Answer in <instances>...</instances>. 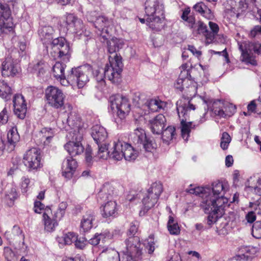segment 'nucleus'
Masks as SVG:
<instances>
[{
	"label": "nucleus",
	"mask_w": 261,
	"mask_h": 261,
	"mask_svg": "<svg viewBox=\"0 0 261 261\" xmlns=\"http://www.w3.org/2000/svg\"><path fill=\"white\" fill-rule=\"evenodd\" d=\"M228 190L227 184L215 181L212 184V188L197 187H190L186 192L195 194L201 198L200 207L204 213L208 214L207 224L211 225L215 223L223 215V205L228 202L227 198L224 197L225 192Z\"/></svg>",
	"instance_id": "nucleus-1"
},
{
	"label": "nucleus",
	"mask_w": 261,
	"mask_h": 261,
	"mask_svg": "<svg viewBox=\"0 0 261 261\" xmlns=\"http://www.w3.org/2000/svg\"><path fill=\"white\" fill-rule=\"evenodd\" d=\"M146 24L156 31H160L164 26L165 8L162 0H146L145 3Z\"/></svg>",
	"instance_id": "nucleus-2"
},
{
	"label": "nucleus",
	"mask_w": 261,
	"mask_h": 261,
	"mask_svg": "<svg viewBox=\"0 0 261 261\" xmlns=\"http://www.w3.org/2000/svg\"><path fill=\"white\" fill-rule=\"evenodd\" d=\"M109 64H107L105 68H99L93 71L94 77L98 82L108 79L112 83L117 84L120 81L121 73L123 64L122 58L117 55L114 57L109 56Z\"/></svg>",
	"instance_id": "nucleus-3"
},
{
	"label": "nucleus",
	"mask_w": 261,
	"mask_h": 261,
	"mask_svg": "<svg viewBox=\"0 0 261 261\" xmlns=\"http://www.w3.org/2000/svg\"><path fill=\"white\" fill-rule=\"evenodd\" d=\"M163 192V186L160 182L153 183L146 193L139 192L133 198H128L133 201L137 198L142 199V207L140 211V215H144L149 209L156 203L158 199Z\"/></svg>",
	"instance_id": "nucleus-4"
},
{
	"label": "nucleus",
	"mask_w": 261,
	"mask_h": 261,
	"mask_svg": "<svg viewBox=\"0 0 261 261\" xmlns=\"http://www.w3.org/2000/svg\"><path fill=\"white\" fill-rule=\"evenodd\" d=\"M176 110L179 118L180 119L181 134L182 138L188 141L190 133L192 129L196 127V125L192 122H187V116L188 111L194 110L195 106L191 103L186 98H181L176 102Z\"/></svg>",
	"instance_id": "nucleus-5"
},
{
	"label": "nucleus",
	"mask_w": 261,
	"mask_h": 261,
	"mask_svg": "<svg viewBox=\"0 0 261 261\" xmlns=\"http://www.w3.org/2000/svg\"><path fill=\"white\" fill-rule=\"evenodd\" d=\"M67 137L69 141L64 145V148L71 156L83 153L84 147L81 142L83 138V129L77 127L76 129L71 131Z\"/></svg>",
	"instance_id": "nucleus-6"
},
{
	"label": "nucleus",
	"mask_w": 261,
	"mask_h": 261,
	"mask_svg": "<svg viewBox=\"0 0 261 261\" xmlns=\"http://www.w3.org/2000/svg\"><path fill=\"white\" fill-rule=\"evenodd\" d=\"M91 136L98 145L97 158L107 159L110 152L108 151V145L105 142L108 137L106 129L99 125H94L91 129Z\"/></svg>",
	"instance_id": "nucleus-7"
},
{
	"label": "nucleus",
	"mask_w": 261,
	"mask_h": 261,
	"mask_svg": "<svg viewBox=\"0 0 261 261\" xmlns=\"http://www.w3.org/2000/svg\"><path fill=\"white\" fill-rule=\"evenodd\" d=\"M202 103L206 105L207 109H210L214 113L220 117L225 118L232 116L236 112V108L231 103H226L223 108H220L222 103L219 100L212 103V100L205 96H199Z\"/></svg>",
	"instance_id": "nucleus-8"
},
{
	"label": "nucleus",
	"mask_w": 261,
	"mask_h": 261,
	"mask_svg": "<svg viewBox=\"0 0 261 261\" xmlns=\"http://www.w3.org/2000/svg\"><path fill=\"white\" fill-rule=\"evenodd\" d=\"M63 25L65 27L66 30L78 36L88 37L90 35V33L85 28L83 21L73 14L68 13L64 16Z\"/></svg>",
	"instance_id": "nucleus-9"
},
{
	"label": "nucleus",
	"mask_w": 261,
	"mask_h": 261,
	"mask_svg": "<svg viewBox=\"0 0 261 261\" xmlns=\"http://www.w3.org/2000/svg\"><path fill=\"white\" fill-rule=\"evenodd\" d=\"M110 107L113 111L117 110V114L120 121L124 119L130 110V104L128 98L120 94L111 96L109 98Z\"/></svg>",
	"instance_id": "nucleus-10"
},
{
	"label": "nucleus",
	"mask_w": 261,
	"mask_h": 261,
	"mask_svg": "<svg viewBox=\"0 0 261 261\" xmlns=\"http://www.w3.org/2000/svg\"><path fill=\"white\" fill-rule=\"evenodd\" d=\"M72 75L69 77L70 80L74 82L79 88H83L89 81V75L92 72V67L89 64H86L71 69Z\"/></svg>",
	"instance_id": "nucleus-11"
},
{
	"label": "nucleus",
	"mask_w": 261,
	"mask_h": 261,
	"mask_svg": "<svg viewBox=\"0 0 261 261\" xmlns=\"http://www.w3.org/2000/svg\"><path fill=\"white\" fill-rule=\"evenodd\" d=\"M14 24L9 5L0 2V36L13 32Z\"/></svg>",
	"instance_id": "nucleus-12"
},
{
	"label": "nucleus",
	"mask_w": 261,
	"mask_h": 261,
	"mask_svg": "<svg viewBox=\"0 0 261 261\" xmlns=\"http://www.w3.org/2000/svg\"><path fill=\"white\" fill-rule=\"evenodd\" d=\"M41 156L36 148L27 150L23 155V163L29 172H35L42 168Z\"/></svg>",
	"instance_id": "nucleus-13"
},
{
	"label": "nucleus",
	"mask_w": 261,
	"mask_h": 261,
	"mask_svg": "<svg viewBox=\"0 0 261 261\" xmlns=\"http://www.w3.org/2000/svg\"><path fill=\"white\" fill-rule=\"evenodd\" d=\"M45 97L47 103L54 108H61L64 106L65 95L57 87L48 86L45 90Z\"/></svg>",
	"instance_id": "nucleus-14"
},
{
	"label": "nucleus",
	"mask_w": 261,
	"mask_h": 261,
	"mask_svg": "<svg viewBox=\"0 0 261 261\" xmlns=\"http://www.w3.org/2000/svg\"><path fill=\"white\" fill-rule=\"evenodd\" d=\"M191 76L190 73L185 70L180 72L178 78L174 83L175 88L179 91H182L185 90L187 93L191 96L195 95L197 92L196 84L190 80Z\"/></svg>",
	"instance_id": "nucleus-15"
},
{
	"label": "nucleus",
	"mask_w": 261,
	"mask_h": 261,
	"mask_svg": "<svg viewBox=\"0 0 261 261\" xmlns=\"http://www.w3.org/2000/svg\"><path fill=\"white\" fill-rule=\"evenodd\" d=\"M53 47L55 50H58V57L65 63L69 61L71 49L69 43L64 38L58 37L52 40Z\"/></svg>",
	"instance_id": "nucleus-16"
},
{
	"label": "nucleus",
	"mask_w": 261,
	"mask_h": 261,
	"mask_svg": "<svg viewBox=\"0 0 261 261\" xmlns=\"http://www.w3.org/2000/svg\"><path fill=\"white\" fill-rule=\"evenodd\" d=\"M133 142L139 146L142 145L146 151L151 152L156 148V144L146 137L145 130L142 128H137L133 134Z\"/></svg>",
	"instance_id": "nucleus-17"
},
{
	"label": "nucleus",
	"mask_w": 261,
	"mask_h": 261,
	"mask_svg": "<svg viewBox=\"0 0 261 261\" xmlns=\"http://www.w3.org/2000/svg\"><path fill=\"white\" fill-rule=\"evenodd\" d=\"M125 250L124 253L133 255L136 257H141L142 254V247L140 238L138 236L129 237L125 241Z\"/></svg>",
	"instance_id": "nucleus-18"
},
{
	"label": "nucleus",
	"mask_w": 261,
	"mask_h": 261,
	"mask_svg": "<svg viewBox=\"0 0 261 261\" xmlns=\"http://www.w3.org/2000/svg\"><path fill=\"white\" fill-rule=\"evenodd\" d=\"M2 74L3 76H14L19 71V65L16 60L7 57L2 65Z\"/></svg>",
	"instance_id": "nucleus-19"
},
{
	"label": "nucleus",
	"mask_w": 261,
	"mask_h": 261,
	"mask_svg": "<svg viewBox=\"0 0 261 261\" xmlns=\"http://www.w3.org/2000/svg\"><path fill=\"white\" fill-rule=\"evenodd\" d=\"M14 112L17 117L21 119L25 118L27 107L25 100L22 95H15L13 99Z\"/></svg>",
	"instance_id": "nucleus-20"
},
{
	"label": "nucleus",
	"mask_w": 261,
	"mask_h": 261,
	"mask_svg": "<svg viewBox=\"0 0 261 261\" xmlns=\"http://www.w3.org/2000/svg\"><path fill=\"white\" fill-rule=\"evenodd\" d=\"M76 167V161L72 156L67 157L62 163V175L67 178L70 179L72 177Z\"/></svg>",
	"instance_id": "nucleus-21"
},
{
	"label": "nucleus",
	"mask_w": 261,
	"mask_h": 261,
	"mask_svg": "<svg viewBox=\"0 0 261 261\" xmlns=\"http://www.w3.org/2000/svg\"><path fill=\"white\" fill-rule=\"evenodd\" d=\"M247 7L245 0H233L231 2V8L228 9L227 12L230 16L238 18Z\"/></svg>",
	"instance_id": "nucleus-22"
},
{
	"label": "nucleus",
	"mask_w": 261,
	"mask_h": 261,
	"mask_svg": "<svg viewBox=\"0 0 261 261\" xmlns=\"http://www.w3.org/2000/svg\"><path fill=\"white\" fill-rule=\"evenodd\" d=\"M166 122V119L163 114H159L149 121L150 129L154 134L161 135Z\"/></svg>",
	"instance_id": "nucleus-23"
},
{
	"label": "nucleus",
	"mask_w": 261,
	"mask_h": 261,
	"mask_svg": "<svg viewBox=\"0 0 261 261\" xmlns=\"http://www.w3.org/2000/svg\"><path fill=\"white\" fill-rule=\"evenodd\" d=\"M95 219V213L92 211H87L83 216L81 221L80 231L83 232L89 231L93 227Z\"/></svg>",
	"instance_id": "nucleus-24"
},
{
	"label": "nucleus",
	"mask_w": 261,
	"mask_h": 261,
	"mask_svg": "<svg viewBox=\"0 0 261 261\" xmlns=\"http://www.w3.org/2000/svg\"><path fill=\"white\" fill-rule=\"evenodd\" d=\"M124 143L125 142L120 141L114 142L112 151L108 150V151L110 152L108 157L110 156L116 161L122 160L123 155V150L124 149Z\"/></svg>",
	"instance_id": "nucleus-25"
},
{
	"label": "nucleus",
	"mask_w": 261,
	"mask_h": 261,
	"mask_svg": "<svg viewBox=\"0 0 261 261\" xmlns=\"http://www.w3.org/2000/svg\"><path fill=\"white\" fill-rule=\"evenodd\" d=\"M117 191L109 184L104 185L100 192L99 193L98 198L103 199V201L112 200L113 197L117 195Z\"/></svg>",
	"instance_id": "nucleus-26"
},
{
	"label": "nucleus",
	"mask_w": 261,
	"mask_h": 261,
	"mask_svg": "<svg viewBox=\"0 0 261 261\" xmlns=\"http://www.w3.org/2000/svg\"><path fill=\"white\" fill-rule=\"evenodd\" d=\"M124 45V42L122 40L116 38H113L111 40L107 41L108 51L111 56L114 57L115 55H118L116 53L120 49L122 48ZM119 56L118 55H117ZM111 56V55L110 56ZM121 58V57L119 56Z\"/></svg>",
	"instance_id": "nucleus-27"
},
{
	"label": "nucleus",
	"mask_w": 261,
	"mask_h": 261,
	"mask_svg": "<svg viewBox=\"0 0 261 261\" xmlns=\"http://www.w3.org/2000/svg\"><path fill=\"white\" fill-rule=\"evenodd\" d=\"M54 30L51 26H42L38 30L40 39L43 43H48L53 39Z\"/></svg>",
	"instance_id": "nucleus-28"
},
{
	"label": "nucleus",
	"mask_w": 261,
	"mask_h": 261,
	"mask_svg": "<svg viewBox=\"0 0 261 261\" xmlns=\"http://www.w3.org/2000/svg\"><path fill=\"white\" fill-rule=\"evenodd\" d=\"M117 210L116 201L113 200H108L103 206L102 216L105 218L115 217L117 214Z\"/></svg>",
	"instance_id": "nucleus-29"
},
{
	"label": "nucleus",
	"mask_w": 261,
	"mask_h": 261,
	"mask_svg": "<svg viewBox=\"0 0 261 261\" xmlns=\"http://www.w3.org/2000/svg\"><path fill=\"white\" fill-rule=\"evenodd\" d=\"M246 188L253 192L256 194L261 195V178H256L255 177H250L248 180V184L246 185Z\"/></svg>",
	"instance_id": "nucleus-30"
},
{
	"label": "nucleus",
	"mask_w": 261,
	"mask_h": 261,
	"mask_svg": "<svg viewBox=\"0 0 261 261\" xmlns=\"http://www.w3.org/2000/svg\"><path fill=\"white\" fill-rule=\"evenodd\" d=\"M193 9L207 19H211L214 17L211 10L203 2L197 3L193 6Z\"/></svg>",
	"instance_id": "nucleus-31"
},
{
	"label": "nucleus",
	"mask_w": 261,
	"mask_h": 261,
	"mask_svg": "<svg viewBox=\"0 0 261 261\" xmlns=\"http://www.w3.org/2000/svg\"><path fill=\"white\" fill-rule=\"evenodd\" d=\"M145 105L151 112H157L163 109L165 106V103L158 99H149Z\"/></svg>",
	"instance_id": "nucleus-32"
},
{
	"label": "nucleus",
	"mask_w": 261,
	"mask_h": 261,
	"mask_svg": "<svg viewBox=\"0 0 261 261\" xmlns=\"http://www.w3.org/2000/svg\"><path fill=\"white\" fill-rule=\"evenodd\" d=\"M161 134L163 142L169 144L171 140L176 138L175 127L173 126H168L164 130L163 129Z\"/></svg>",
	"instance_id": "nucleus-33"
},
{
	"label": "nucleus",
	"mask_w": 261,
	"mask_h": 261,
	"mask_svg": "<svg viewBox=\"0 0 261 261\" xmlns=\"http://www.w3.org/2000/svg\"><path fill=\"white\" fill-rule=\"evenodd\" d=\"M123 158L128 161H134L138 156V152L129 144L125 142Z\"/></svg>",
	"instance_id": "nucleus-34"
},
{
	"label": "nucleus",
	"mask_w": 261,
	"mask_h": 261,
	"mask_svg": "<svg viewBox=\"0 0 261 261\" xmlns=\"http://www.w3.org/2000/svg\"><path fill=\"white\" fill-rule=\"evenodd\" d=\"M43 220L44 228L48 232L54 231L55 227L58 225V220H57L54 217L53 219H51L46 213H44L43 214Z\"/></svg>",
	"instance_id": "nucleus-35"
},
{
	"label": "nucleus",
	"mask_w": 261,
	"mask_h": 261,
	"mask_svg": "<svg viewBox=\"0 0 261 261\" xmlns=\"http://www.w3.org/2000/svg\"><path fill=\"white\" fill-rule=\"evenodd\" d=\"M41 138V141L43 142L44 145H48L54 136V132L50 128H44L39 134Z\"/></svg>",
	"instance_id": "nucleus-36"
},
{
	"label": "nucleus",
	"mask_w": 261,
	"mask_h": 261,
	"mask_svg": "<svg viewBox=\"0 0 261 261\" xmlns=\"http://www.w3.org/2000/svg\"><path fill=\"white\" fill-rule=\"evenodd\" d=\"M111 23V20L107 17L104 16H99L95 21L94 25L98 30L107 32V29L105 28L109 27Z\"/></svg>",
	"instance_id": "nucleus-37"
},
{
	"label": "nucleus",
	"mask_w": 261,
	"mask_h": 261,
	"mask_svg": "<svg viewBox=\"0 0 261 261\" xmlns=\"http://www.w3.org/2000/svg\"><path fill=\"white\" fill-rule=\"evenodd\" d=\"M12 94L10 87L4 81H0V96L6 101L11 98Z\"/></svg>",
	"instance_id": "nucleus-38"
},
{
	"label": "nucleus",
	"mask_w": 261,
	"mask_h": 261,
	"mask_svg": "<svg viewBox=\"0 0 261 261\" xmlns=\"http://www.w3.org/2000/svg\"><path fill=\"white\" fill-rule=\"evenodd\" d=\"M20 139L16 127H12L7 133L8 142L14 148Z\"/></svg>",
	"instance_id": "nucleus-39"
},
{
	"label": "nucleus",
	"mask_w": 261,
	"mask_h": 261,
	"mask_svg": "<svg viewBox=\"0 0 261 261\" xmlns=\"http://www.w3.org/2000/svg\"><path fill=\"white\" fill-rule=\"evenodd\" d=\"M66 67L65 63L57 62L52 68V72L54 76L59 80V77H63L64 70Z\"/></svg>",
	"instance_id": "nucleus-40"
},
{
	"label": "nucleus",
	"mask_w": 261,
	"mask_h": 261,
	"mask_svg": "<svg viewBox=\"0 0 261 261\" xmlns=\"http://www.w3.org/2000/svg\"><path fill=\"white\" fill-rule=\"evenodd\" d=\"M195 25L197 27V30L198 34H203L206 37L207 41L211 42L213 40V35L212 34H210V32L208 31L206 24L202 21H198L194 26Z\"/></svg>",
	"instance_id": "nucleus-41"
},
{
	"label": "nucleus",
	"mask_w": 261,
	"mask_h": 261,
	"mask_svg": "<svg viewBox=\"0 0 261 261\" xmlns=\"http://www.w3.org/2000/svg\"><path fill=\"white\" fill-rule=\"evenodd\" d=\"M109 237L110 233L108 232H103L100 233H96L93 237L89 240V242L90 244L95 246L99 244L100 242L103 243L106 239Z\"/></svg>",
	"instance_id": "nucleus-42"
},
{
	"label": "nucleus",
	"mask_w": 261,
	"mask_h": 261,
	"mask_svg": "<svg viewBox=\"0 0 261 261\" xmlns=\"http://www.w3.org/2000/svg\"><path fill=\"white\" fill-rule=\"evenodd\" d=\"M190 13V8H186L183 11L181 17L184 20L188 23L189 27L190 28L193 29L195 24V18L193 15H189Z\"/></svg>",
	"instance_id": "nucleus-43"
},
{
	"label": "nucleus",
	"mask_w": 261,
	"mask_h": 261,
	"mask_svg": "<svg viewBox=\"0 0 261 261\" xmlns=\"http://www.w3.org/2000/svg\"><path fill=\"white\" fill-rule=\"evenodd\" d=\"M239 48L242 53L241 57L242 58V60L243 61L247 63L251 64L253 65H255L256 64V61L251 57L246 49L243 48L242 44L239 46Z\"/></svg>",
	"instance_id": "nucleus-44"
},
{
	"label": "nucleus",
	"mask_w": 261,
	"mask_h": 261,
	"mask_svg": "<svg viewBox=\"0 0 261 261\" xmlns=\"http://www.w3.org/2000/svg\"><path fill=\"white\" fill-rule=\"evenodd\" d=\"M67 205L66 202H62L59 204L58 209L54 215L57 220H60L64 216Z\"/></svg>",
	"instance_id": "nucleus-45"
},
{
	"label": "nucleus",
	"mask_w": 261,
	"mask_h": 261,
	"mask_svg": "<svg viewBox=\"0 0 261 261\" xmlns=\"http://www.w3.org/2000/svg\"><path fill=\"white\" fill-rule=\"evenodd\" d=\"M80 122V118L77 117L75 113L71 112L68 116L66 119V123L68 125L73 128L74 127L77 126Z\"/></svg>",
	"instance_id": "nucleus-46"
},
{
	"label": "nucleus",
	"mask_w": 261,
	"mask_h": 261,
	"mask_svg": "<svg viewBox=\"0 0 261 261\" xmlns=\"http://www.w3.org/2000/svg\"><path fill=\"white\" fill-rule=\"evenodd\" d=\"M231 141L230 135L227 132L223 133L221 138L220 146L223 150L227 149Z\"/></svg>",
	"instance_id": "nucleus-47"
},
{
	"label": "nucleus",
	"mask_w": 261,
	"mask_h": 261,
	"mask_svg": "<svg viewBox=\"0 0 261 261\" xmlns=\"http://www.w3.org/2000/svg\"><path fill=\"white\" fill-rule=\"evenodd\" d=\"M252 234L256 239L261 238V221L255 222L252 228Z\"/></svg>",
	"instance_id": "nucleus-48"
},
{
	"label": "nucleus",
	"mask_w": 261,
	"mask_h": 261,
	"mask_svg": "<svg viewBox=\"0 0 261 261\" xmlns=\"http://www.w3.org/2000/svg\"><path fill=\"white\" fill-rule=\"evenodd\" d=\"M63 240L65 244L70 245L77 240V236L74 232H69L64 234Z\"/></svg>",
	"instance_id": "nucleus-49"
},
{
	"label": "nucleus",
	"mask_w": 261,
	"mask_h": 261,
	"mask_svg": "<svg viewBox=\"0 0 261 261\" xmlns=\"http://www.w3.org/2000/svg\"><path fill=\"white\" fill-rule=\"evenodd\" d=\"M33 70L34 72L38 76H42L45 73V65L44 63L41 61L37 62V64L34 65Z\"/></svg>",
	"instance_id": "nucleus-50"
},
{
	"label": "nucleus",
	"mask_w": 261,
	"mask_h": 261,
	"mask_svg": "<svg viewBox=\"0 0 261 261\" xmlns=\"http://www.w3.org/2000/svg\"><path fill=\"white\" fill-rule=\"evenodd\" d=\"M144 245L145 249L147 250V252L149 254H151L154 252L155 249V243L153 238L149 237V238L146 241Z\"/></svg>",
	"instance_id": "nucleus-51"
},
{
	"label": "nucleus",
	"mask_w": 261,
	"mask_h": 261,
	"mask_svg": "<svg viewBox=\"0 0 261 261\" xmlns=\"http://www.w3.org/2000/svg\"><path fill=\"white\" fill-rule=\"evenodd\" d=\"M18 197V194L15 188L12 187L6 193V198L12 203Z\"/></svg>",
	"instance_id": "nucleus-52"
},
{
	"label": "nucleus",
	"mask_w": 261,
	"mask_h": 261,
	"mask_svg": "<svg viewBox=\"0 0 261 261\" xmlns=\"http://www.w3.org/2000/svg\"><path fill=\"white\" fill-rule=\"evenodd\" d=\"M248 47L250 51H253L255 54L261 56V43L250 42L248 44Z\"/></svg>",
	"instance_id": "nucleus-53"
},
{
	"label": "nucleus",
	"mask_w": 261,
	"mask_h": 261,
	"mask_svg": "<svg viewBox=\"0 0 261 261\" xmlns=\"http://www.w3.org/2000/svg\"><path fill=\"white\" fill-rule=\"evenodd\" d=\"M139 227V222L137 221H134L130 224V227L128 229L127 235L129 237L136 236L135 234L138 231Z\"/></svg>",
	"instance_id": "nucleus-54"
},
{
	"label": "nucleus",
	"mask_w": 261,
	"mask_h": 261,
	"mask_svg": "<svg viewBox=\"0 0 261 261\" xmlns=\"http://www.w3.org/2000/svg\"><path fill=\"white\" fill-rule=\"evenodd\" d=\"M72 75L71 70L70 71L68 74L67 77L66 78L65 74L63 77H59V80L60 81V83L62 86H67L69 85H74V82H72L70 80L69 77Z\"/></svg>",
	"instance_id": "nucleus-55"
},
{
	"label": "nucleus",
	"mask_w": 261,
	"mask_h": 261,
	"mask_svg": "<svg viewBox=\"0 0 261 261\" xmlns=\"http://www.w3.org/2000/svg\"><path fill=\"white\" fill-rule=\"evenodd\" d=\"M250 206L254 209L255 213L261 215V197L254 203H251Z\"/></svg>",
	"instance_id": "nucleus-56"
},
{
	"label": "nucleus",
	"mask_w": 261,
	"mask_h": 261,
	"mask_svg": "<svg viewBox=\"0 0 261 261\" xmlns=\"http://www.w3.org/2000/svg\"><path fill=\"white\" fill-rule=\"evenodd\" d=\"M92 148L90 146H88L86 149L85 152V159L88 166L91 165L92 163Z\"/></svg>",
	"instance_id": "nucleus-57"
},
{
	"label": "nucleus",
	"mask_w": 261,
	"mask_h": 261,
	"mask_svg": "<svg viewBox=\"0 0 261 261\" xmlns=\"http://www.w3.org/2000/svg\"><path fill=\"white\" fill-rule=\"evenodd\" d=\"M108 254L110 259L112 261H120L119 253L115 250H110L108 251Z\"/></svg>",
	"instance_id": "nucleus-58"
},
{
	"label": "nucleus",
	"mask_w": 261,
	"mask_h": 261,
	"mask_svg": "<svg viewBox=\"0 0 261 261\" xmlns=\"http://www.w3.org/2000/svg\"><path fill=\"white\" fill-rule=\"evenodd\" d=\"M12 233L13 234L14 237H19L22 239H24V236L22 234V231L20 229V228L17 225H15L13 226V228L12 229Z\"/></svg>",
	"instance_id": "nucleus-59"
},
{
	"label": "nucleus",
	"mask_w": 261,
	"mask_h": 261,
	"mask_svg": "<svg viewBox=\"0 0 261 261\" xmlns=\"http://www.w3.org/2000/svg\"><path fill=\"white\" fill-rule=\"evenodd\" d=\"M74 243L76 248L83 249L86 245V239L84 237H77V240H75Z\"/></svg>",
	"instance_id": "nucleus-60"
},
{
	"label": "nucleus",
	"mask_w": 261,
	"mask_h": 261,
	"mask_svg": "<svg viewBox=\"0 0 261 261\" xmlns=\"http://www.w3.org/2000/svg\"><path fill=\"white\" fill-rule=\"evenodd\" d=\"M8 120V110L5 108L0 113V123L6 124Z\"/></svg>",
	"instance_id": "nucleus-61"
},
{
	"label": "nucleus",
	"mask_w": 261,
	"mask_h": 261,
	"mask_svg": "<svg viewBox=\"0 0 261 261\" xmlns=\"http://www.w3.org/2000/svg\"><path fill=\"white\" fill-rule=\"evenodd\" d=\"M208 24L210 28L212 31V32H210V34H212L213 35V40L215 38V35L218 33L219 31V27L217 24L213 22L212 21L208 22Z\"/></svg>",
	"instance_id": "nucleus-62"
},
{
	"label": "nucleus",
	"mask_w": 261,
	"mask_h": 261,
	"mask_svg": "<svg viewBox=\"0 0 261 261\" xmlns=\"http://www.w3.org/2000/svg\"><path fill=\"white\" fill-rule=\"evenodd\" d=\"M261 35V25H255L250 31V36L255 37L256 35Z\"/></svg>",
	"instance_id": "nucleus-63"
},
{
	"label": "nucleus",
	"mask_w": 261,
	"mask_h": 261,
	"mask_svg": "<svg viewBox=\"0 0 261 261\" xmlns=\"http://www.w3.org/2000/svg\"><path fill=\"white\" fill-rule=\"evenodd\" d=\"M141 258V257H136L133 255H128L126 253H124L122 261H139Z\"/></svg>",
	"instance_id": "nucleus-64"
}]
</instances>
